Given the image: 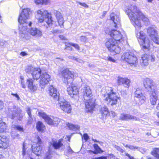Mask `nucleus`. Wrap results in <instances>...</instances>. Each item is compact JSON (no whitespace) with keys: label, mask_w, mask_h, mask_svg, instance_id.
Wrapping results in <instances>:
<instances>
[{"label":"nucleus","mask_w":159,"mask_h":159,"mask_svg":"<svg viewBox=\"0 0 159 159\" xmlns=\"http://www.w3.org/2000/svg\"><path fill=\"white\" fill-rule=\"evenodd\" d=\"M30 12V9H23L20 14L18 18V21L20 23L19 26L20 34L22 37L26 39H28L29 38L27 35L29 31L27 26H29L30 27L32 24L31 22L28 23L27 21L29 17Z\"/></svg>","instance_id":"nucleus-1"},{"label":"nucleus","mask_w":159,"mask_h":159,"mask_svg":"<svg viewBox=\"0 0 159 159\" xmlns=\"http://www.w3.org/2000/svg\"><path fill=\"white\" fill-rule=\"evenodd\" d=\"M82 90L85 107L88 109L87 111L91 112L95 107V100L93 99L91 90L90 87L87 85L84 86Z\"/></svg>","instance_id":"nucleus-2"},{"label":"nucleus","mask_w":159,"mask_h":159,"mask_svg":"<svg viewBox=\"0 0 159 159\" xmlns=\"http://www.w3.org/2000/svg\"><path fill=\"white\" fill-rule=\"evenodd\" d=\"M125 11L135 27H140L141 22L138 18L137 16L140 11L137 9V7L134 5L131 4L126 7Z\"/></svg>","instance_id":"nucleus-3"},{"label":"nucleus","mask_w":159,"mask_h":159,"mask_svg":"<svg viewBox=\"0 0 159 159\" xmlns=\"http://www.w3.org/2000/svg\"><path fill=\"white\" fill-rule=\"evenodd\" d=\"M105 91L106 93L103 95L105 98L104 99L108 102V103L110 104L112 106L116 104L120 98L118 97L117 94L113 92L111 88L106 87Z\"/></svg>","instance_id":"nucleus-4"},{"label":"nucleus","mask_w":159,"mask_h":159,"mask_svg":"<svg viewBox=\"0 0 159 159\" xmlns=\"http://www.w3.org/2000/svg\"><path fill=\"white\" fill-rule=\"evenodd\" d=\"M136 36L138 41L144 51H147L150 49V41L146 37L145 33L143 31H137Z\"/></svg>","instance_id":"nucleus-5"},{"label":"nucleus","mask_w":159,"mask_h":159,"mask_svg":"<svg viewBox=\"0 0 159 159\" xmlns=\"http://www.w3.org/2000/svg\"><path fill=\"white\" fill-rule=\"evenodd\" d=\"M35 15L36 18L39 22L42 23L44 21L48 26L52 25V20L51 15L46 10H38L35 12Z\"/></svg>","instance_id":"nucleus-6"},{"label":"nucleus","mask_w":159,"mask_h":159,"mask_svg":"<svg viewBox=\"0 0 159 159\" xmlns=\"http://www.w3.org/2000/svg\"><path fill=\"white\" fill-rule=\"evenodd\" d=\"M22 112L19 107L13 105L8 107L7 113V116L11 119H14L16 118L20 120L23 116Z\"/></svg>","instance_id":"nucleus-7"},{"label":"nucleus","mask_w":159,"mask_h":159,"mask_svg":"<svg viewBox=\"0 0 159 159\" xmlns=\"http://www.w3.org/2000/svg\"><path fill=\"white\" fill-rule=\"evenodd\" d=\"M121 59L127 62L131 66L135 67L137 65V58L132 52L124 53L121 57Z\"/></svg>","instance_id":"nucleus-8"},{"label":"nucleus","mask_w":159,"mask_h":159,"mask_svg":"<svg viewBox=\"0 0 159 159\" xmlns=\"http://www.w3.org/2000/svg\"><path fill=\"white\" fill-rule=\"evenodd\" d=\"M108 34L111 37L113 38V39L115 40L116 42L120 43L122 44L126 43L127 41L126 38L122 36V35L119 31H117L114 30H111L110 31Z\"/></svg>","instance_id":"nucleus-9"},{"label":"nucleus","mask_w":159,"mask_h":159,"mask_svg":"<svg viewBox=\"0 0 159 159\" xmlns=\"http://www.w3.org/2000/svg\"><path fill=\"white\" fill-rule=\"evenodd\" d=\"M117 43L115 40L112 39H109L106 43L105 45L108 50L111 52H114L116 54H119L120 51V48L116 46V44Z\"/></svg>","instance_id":"nucleus-10"},{"label":"nucleus","mask_w":159,"mask_h":159,"mask_svg":"<svg viewBox=\"0 0 159 159\" xmlns=\"http://www.w3.org/2000/svg\"><path fill=\"white\" fill-rule=\"evenodd\" d=\"M25 71L31 74L34 80H38L41 76V69L39 68H34L31 66H28L25 69Z\"/></svg>","instance_id":"nucleus-11"},{"label":"nucleus","mask_w":159,"mask_h":159,"mask_svg":"<svg viewBox=\"0 0 159 159\" xmlns=\"http://www.w3.org/2000/svg\"><path fill=\"white\" fill-rule=\"evenodd\" d=\"M57 101L58 102L57 105L60 107L62 110L67 113L70 112L71 107L70 103L61 97Z\"/></svg>","instance_id":"nucleus-12"},{"label":"nucleus","mask_w":159,"mask_h":159,"mask_svg":"<svg viewBox=\"0 0 159 159\" xmlns=\"http://www.w3.org/2000/svg\"><path fill=\"white\" fill-rule=\"evenodd\" d=\"M147 33L151 39L155 43L159 45V38L157 35V31L152 27H149L147 29Z\"/></svg>","instance_id":"nucleus-13"},{"label":"nucleus","mask_w":159,"mask_h":159,"mask_svg":"<svg viewBox=\"0 0 159 159\" xmlns=\"http://www.w3.org/2000/svg\"><path fill=\"white\" fill-rule=\"evenodd\" d=\"M61 75L64 78L63 82L64 83L68 84L69 83H71L74 77L73 72L70 71L68 69H66L63 70Z\"/></svg>","instance_id":"nucleus-14"},{"label":"nucleus","mask_w":159,"mask_h":159,"mask_svg":"<svg viewBox=\"0 0 159 159\" xmlns=\"http://www.w3.org/2000/svg\"><path fill=\"white\" fill-rule=\"evenodd\" d=\"M143 91L139 89H136L134 93V100L139 105L143 103L146 99L143 93Z\"/></svg>","instance_id":"nucleus-15"},{"label":"nucleus","mask_w":159,"mask_h":159,"mask_svg":"<svg viewBox=\"0 0 159 159\" xmlns=\"http://www.w3.org/2000/svg\"><path fill=\"white\" fill-rule=\"evenodd\" d=\"M39 85L41 88H44L50 80V76L47 73H43L40 77Z\"/></svg>","instance_id":"nucleus-16"},{"label":"nucleus","mask_w":159,"mask_h":159,"mask_svg":"<svg viewBox=\"0 0 159 159\" xmlns=\"http://www.w3.org/2000/svg\"><path fill=\"white\" fill-rule=\"evenodd\" d=\"M35 142L32 145V151L35 154L39 156L40 155L42 148L40 146L42 142L41 140H34Z\"/></svg>","instance_id":"nucleus-17"},{"label":"nucleus","mask_w":159,"mask_h":159,"mask_svg":"<svg viewBox=\"0 0 159 159\" xmlns=\"http://www.w3.org/2000/svg\"><path fill=\"white\" fill-rule=\"evenodd\" d=\"M141 58V62L142 65L147 66L148 64V61L149 59L152 62H154L155 61L156 57L155 56L152 54L151 55L145 54L142 56Z\"/></svg>","instance_id":"nucleus-18"},{"label":"nucleus","mask_w":159,"mask_h":159,"mask_svg":"<svg viewBox=\"0 0 159 159\" xmlns=\"http://www.w3.org/2000/svg\"><path fill=\"white\" fill-rule=\"evenodd\" d=\"M34 80L31 78H29L26 80V85L30 92L36 91L38 88V85L34 83Z\"/></svg>","instance_id":"nucleus-19"},{"label":"nucleus","mask_w":159,"mask_h":159,"mask_svg":"<svg viewBox=\"0 0 159 159\" xmlns=\"http://www.w3.org/2000/svg\"><path fill=\"white\" fill-rule=\"evenodd\" d=\"M49 93L54 100L58 101L60 98L59 97V93L57 92V89L52 86H50L49 88Z\"/></svg>","instance_id":"nucleus-20"},{"label":"nucleus","mask_w":159,"mask_h":159,"mask_svg":"<svg viewBox=\"0 0 159 159\" xmlns=\"http://www.w3.org/2000/svg\"><path fill=\"white\" fill-rule=\"evenodd\" d=\"M66 125L70 129L75 131V133L74 132L73 133H72L71 134L67 135H66V137L65 138V139H66V137L68 139H70L73 134L75 133H77L79 131L80 127L78 125H74L69 123L66 124Z\"/></svg>","instance_id":"nucleus-21"},{"label":"nucleus","mask_w":159,"mask_h":159,"mask_svg":"<svg viewBox=\"0 0 159 159\" xmlns=\"http://www.w3.org/2000/svg\"><path fill=\"white\" fill-rule=\"evenodd\" d=\"M48 120H47V123L49 125H53L54 126H57L60 122L62 123L64 120L60 119L53 116L49 117Z\"/></svg>","instance_id":"nucleus-22"},{"label":"nucleus","mask_w":159,"mask_h":159,"mask_svg":"<svg viewBox=\"0 0 159 159\" xmlns=\"http://www.w3.org/2000/svg\"><path fill=\"white\" fill-rule=\"evenodd\" d=\"M130 82L129 80L127 78H124L120 77H118L117 83L118 85L123 84L125 87H127L129 86Z\"/></svg>","instance_id":"nucleus-23"},{"label":"nucleus","mask_w":159,"mask_h":159,"mask_svg":"<svg viewBox=\"0 0 159 159\" xmlns=\"http://www.w3.org/2000/svg\"><path fill=\"white\" fill-rule=\"evenodd\" d=\"M30 34L36 37H40L42 35V32L39 29L36 28H31L29 30Z\"/></svg>","instance_id":"nucleus-24"},{"label":"nucleus","mask_w":159,"mask_h":159,"mask_svg":"<svg viewBox=\"0 0 159 159\" xmlns=\"http://www.w3.org/2000/svg\"><path fill=\"white\" fill-rule=\"evenodd\" d=\"M137 18L141 22V20L140 19L142 20V21L146 25H148L150 23L148 19L144 16L141 11L139 12L138 15L137 16ZM141 26H141L139 28H135L136 30L139 29Z\"/></svg>","instance_id":"nucleus-25"},{"label":"nucleus","mask_w":159,"mask_h":159,"mask_svg":"<svg viewBox=\"0 0 159 159\" xmlns=\"http://www.w3.org/2000/svg\"><path fill=\"white\" fill-rule=\"evenodd\" d=\"M111 19L113 22L115 27L120 25V18L118 15H117L114 13H112L110 15Z\"/></svg>","instance_id":"nucleus-26"},{"label":"nucleus","mask_w":159,"mask_h":159,"mask_svg":"<svg viewBox=\"0 0 159 159\" xmlns=\"http://www.w3.org/2000/svg\"><path fill=\"white\" fill-rule=\"evenodd\" d=\"M68 93L72 97L74 95H76L78 93V89L75 86H72L67 88Z\"/></svg>","instance_id":"nucleus-27"},{"label":"nucleus","mask_w":159,"mask_h":159,"mask_svg":"<svg viewBox=\"0 0 159 159\" xmlns=\"http://www.w3.org/2000/svg\"><path fill=\"white\" fill-rule=\"evenodd\" d=\"M120 119L124 120H137V118L135 116H131L128 114H121L120 116Z\"/></svg>","instance_id":"nucleus-28"},{"label":"nucleus","mask_w":159,"mask_h":159,"mask_svg":"<svg viewBox=\"0 0 159 159\" xmlns=\"http://www.w3.org/2000/svg\"><path fill=\"white\" fill-rule=\"evenodd\" d=\"M52 146L55 149H58L60 148L63 150L64 148V147L63 146V144L61 142V140H52Z\"/></svg>","instance_id":"nucleus-29"},{"label":"nucleus","mask_w":159,"mask_h":159,"mask_svg":"<svg viewBox=\"0 0 159 159\" xmlns=\"http://www.w3.org/2000/svg\"><path fill=\"white\" fill-rule=\"evenodd\" d=\"M54 13L56 14V16L59 25L61 27L63 25L64 23L63 18L61 15V14L60 12L57 11H55Z\"/></svg>","instance_id":"nucleus-30"},{"label":"nucleus","mask_w":159,"mask_h":159,"mask_svg":"<svg viewBox=\"0 0 159 159\" xmlns=\"http://www.w3.org/2000/svg\"><path fill=\"white\" fill-rule=\"evenodd\" d=\"M100 112L101 114V119H102L104 117H106L110 115V112L108 109L106 107H102L100 110Z\"/></svg>","instance_id":"nucleus-31"},{"label":"nucleus","mask_w":159,"mask_h":159,"mask_svg":"<svg viewBox=\"0 0 159 159\" xmlns=\"http://www.w3.org/2000/svg\"><path fill=\"white\" fill-rule=\"evenodd\" d=\"M36 127L37 130L41 132H43L45 129V128L44 125L43 124L42 122L41 121H38L36 123Z\"/></svg>","instance_id":"nucleus-32"},{"label":"nucleus","mask_w":159,"mask_h":159,"mask_svg":"<svg viewBox=\"0 0 159 159\" xmlns=\"http://www.w3.org/2000/svg\"><path fill=\"white\" fill-rule=\"evenodd\" d=\"M152 154L155 157V159H159V148H154L152 152Z\"/></svg>","instance_id":"nucleus-33"},{"label":"nucleus","mask_w":159,"mask_h":159,"mask_svg":"<svg viewBox=\"0 0 159 159\" xmlns=\"http://www.w3.org/2000/svg\"><path fill=\"white\" fill-rule=\"evenodd\" d=\"M66 47L65 49H66L67 47H69V45L72 46L76 49L78 50H80V47L79 45L76 43H65Z\"/></svg>","instance_id":"nucleus-34"},{"label":"nucleus","mask_w":159,"mask_h":159,"mask_svg":"<svg viewBox=\"0 0 159 159\" xmlns=\"http://www.w3.org/2000/svg\"><path fill=\"white\" fill-rule=\"evenodd\" d=\"M4 141H2V140H0V148L4 149L6 148L9 146L8 142Z\"/></svg>","instance_id":"nucleus-35"},{"label":"nucleus","mask_w":159,"mask_h":159,"mask_svg":"<svg viewBox=\"0 0 159 159\" xmlns=\"http://www.w3.org/2000/svg\"><path fill=\"white\" fill-rule=\"evenodd\" d=\"M38 114L39 116L43 118L47 122V120H48V118H49V116L47 115L45 113L41 111H39Z\"/></svg>","instance_id":"nucleus-36"},{"label":"nucleus","mask_w":159,"mask_h":159,"mask_svg":"<svg viewBox=\"0 0 159 159\" xmlns=\"http://www.w3.org/2000/svg\"><path fill=\"white\" fill-rule=\"evenodd\" d=\"M34 2L37 4L46 5L49 2V0H35Z\"/></svg>","instance_id":"nucleus-37"},{"label":"nucleus","mask_w":159,"mask_h":159,"mask_svg":"<svg viewBox=\"0 0 159 159\" xmlns=\"http://www.w3.org/2000/svg\"><path fill=\"white\" fill-rule=\"evenodd\" d=\"M11 126L12 128L16 129L20 132H24L23 128L21 126L18 125H13Z\"/></svg>","instance_id":"nucleus-38"},{"label":"nucleus","mask_w":159,"mask_h":159,"mask_svg":"<svg viewBox=\"0 0 159 159\" xmlns=\"http://www.w3.org/2000/svg\"><path fill=\"white\" fill-rule=\"evenodd\" d=\"M6 128V125L4 122H1L0 123V133L4 132Z\"/></svg>","instance_id":"nucleus-39"},{"label":"nucleus","mask_w":159,"mask_h":159,"mask_svg":"<svg viewBox=\"0 0 159 159\" xmlns=\"http://www.w3.org/2000/svg\"><path fill=\"white\" fill-rule=\"evenodd\" d=\"M94 147L95 150L93 152V153L96 154L100 153V152L101 150L100 148L98 146V144H95L94 145Z\"/></svg>","instance_id":"nucleus-40"},{"label":"nucleus","mask_w":159,"mask_h":159,"mask_svg":"<svg viewBox=\"0 0 159 159\" xmlns=\"http://www.w3.org/2000/svg\"><path fill=\"white\" fill-rule=\"evenodd\" d=\"M124 146H125L126 147L129 148L131 150H135L138 149V147H134L133 146L131 145H125V144H123Z\"/></svg>","instance_id":"nucleus-41"},{"label":"nucleus","mask_w":159,"mask_h":159,"mask_svg":"<svg viewBox=\"0 0 159 159\" xmlns=\"http://www.w3.org/2000/svg\"><path fill=\"white\" fill-rule=\"evenodd\" d=\"M114 147L117 150V151L120 152L122 154L124 152V150L119 146L115 145L114 146Z\"/></svg>","instance_id":"nucleus-42"},{"label":"nucleus","mask_w":159,"mask_h":159,"mask_svg":"<svg viewBox=\"0 0 159 159\" xmlns=\"http://www.w3.org/2000/svg\"><path fill=\"white\" fill-rule=\"evenodd\" d=\"M87 38L84 36H81L80 37V40L81 42L85 43L87 40Z\"/></svg>","instance_id":"nucleus-43"},{"label":"nucleus","mask_w":159,"mask_h":159,"mask_svg":"<svg viewBox=\"0 0 159 159\" xmlns=\"http://www.w3.org/2000/svg\"><path fill=\"white\" fill-rule=\"evenodd\" d=\"M26 111L29 116H32V115L31 114V110L29 107H27L26 108Z\"/></svg>","instance_id":"nucleus-44"},{"label":"nucleus","mask_w":159,"mask_h":159,"mask_svg":"<svg viewBox=\"0 0 159 159\" xmlns=\"http://www.w3.org/2000/svg\"><path fill=\"white\" fill-rule=\"evenodd\" d=\"M11 95L15 97V98H16V100L18 101H20L21 100V99L20 98L19 95L16 93H11Z\"/></svg>","instance_id":"nucleus-45"},{"label":"nucleus","mask_w":159,"mask_h":159,"mask_svg":"<svg viewBox=\"0 0 159 159\" xmlns=\"http://www.w3.org/2000/svg\"><path fill=\"white\" fill-rule=\"evenodd\" d=\"M21 87L23 88H25L26 87V83L24 81V79H21Z\"/></svg>","instance_id":"nucleus-46"},{"label":"nucleus","mask_w":159,"mask_h":159,"mask_svg":"<svg viewBox=\"0 0 159 159\" xmlns=\"http://www.w3.org/2000/svg\"><path fill=\"white\" fill-rule=\"evenodd\" d=\"M33 119L32 116H28V124H31L33 122Z\"/></svg>","instance_id":"nucleus-47"},{"label":"nucleus","mask_w":159,"mask_h":159,"mask_svg":"<svg viewBox=\"0 0 159 159\" xmlns=\"http://www.w3.org/2000/svg\"><path fill=\"white\" fill-rule=\"evenodd\" d=\"M77 3H79V4L84 7L88 8L89 7L85 3H81L79 2H77Z\"/></svg>","instance_id":"nucleus-48"},{"label":"nucleus","mask_w":159,"mask_h":159,"mask_svg":"<svg viewBox=\"0 0 159 159\" xmlns=\"http://www.w3.org/2000/svg\"><path fill=\"white\" fill-rule=\"evenodd\" d=\"M51 153L49 150L47 153L46 158V159H50L51 158Z\"/></svg>","instance_id":"nucleus-49"},{"label":"nucleus","mask_w":159,"mask_h":159,"mask_svg":"<svg viewBox=\"0 0 159 159\" xmlns=\"http://www.w3.org/2000/svg\"><path fill=\"white\" fill-rule=\"evenodd\" d=\"M107 59L113 62H115L116 61L113 58L110 57H107Z\"/></svg>","instance_id":"nucleus-50"},{"label":"nucleus","mask_w":159,"mask_h":159,"mask_svg":"<svg viewBox=\"0 0 159 159\" xmlns=\"http://www.w3.org/2000/svg\"><path fill=\"white\" fill-rule=\"evenodd\" d=\"M60 31L57 30H53L51 31V32L53 34L58 33Z\"/></svg>","instance_id":"nucleus-51"},{"label":"nucleus","mask_w":159,"mask_h":159,"mask_svg":"<svg viewBox=\"0 0 159 159\" xmlns=\"http://www.w3.org/2000/svg\"><path fill=\"white\" fill-rule=\"evenodd\" d=\"M83 137L84 139H89V136L87 134L85 133L83 134Z\"/></svg>","instance_id":"nucleus-52"},{"label":"nucleus","mask_w":159,"mask_h":159,"mask_svg":"<svg viewBox=\"0 0 159 159\" xmlns=\"http://www.w3.org/2000/svg\"><path fill=\"white\" fill-rule=\"evenodd\" d=\"M125 155L128 157L130 159H134L133 157L130 156L128 153H126V152H125Z\"/></svg>","instance_id":"nucleus-53"},{"label":"nucleus","mask_w":159,"mask_h":159,"mask_svg":"<svg viewBox=\"0 0 159 159\" xmlns=\"http://www.w3.org/2000/svg\"><path fill=\"white\" fill-rule=\"evenodd\" d=\"M59 37L62 40H66V39L65 37L63 35H60L59 36Z\"/></svg>","instance_id":"nucleus-54"},{"label":"nucleus","mask_w":159,"mask_h":159,"mask_svg":"<svg viewBox=\"0 0 159 159\" xmlns=\"http://www.w3.org/2000/svg\"><path fill=\"white\" fill-rule=\"evenodd\" d=\"M77 62H78L80 63H82L83 62V61L80 58H76V59H75V60Z\"/></svg>","instance_id":"nucleus-55"},{"label":"nucleus","mask_w":159,"mask_h":159,"mask_svg":"<svg viewBox=\"0 0 159 159\" xmlns=\"http://www.w3.org/2000/svg\"><path fill=\"white\" fill-rule=\"evenodd\" d=\"M4 107V103L2 101H0V109H2Z\"/></svg>","instance_id":"nucleus-56"},{"label":"nucleus","mask_w":159,"mask_h":159,"mask_svg":"<svg viewBox=\"0 0 159 159\" xmlns=\"http://www.w3.org/2000/svg\"><path fill=\"white\" fill-rule=\"evenodd\" d=\"M107 159V157H103L102 156L101 157H99L94 159Z\"/></svg>","instance_id":"nucleus-57"},{"label":"nucleus","mask_w":159,"mask_h":159,"mask_svg":"<svg viewBox=\"0 0 159 159\" xmlns=\"http://www.w3.org/2000/svg\"><path fill=\"white\" fill-rule=\"evenodd\" d=\"M20 55L22 56H24L27 55V54L24 52H20Z\"/></svg>","instance_id":"nucleus-58"},{"label":"nucleus","mask_w":159,"mask_h":159,"mask_svg":"<svg viewBox=\"0 0 159 159\" xmlns=\"http://www.w3.org/2000/svg\"><path fill=\"white\" fill-rule=\"evenodd\" d=\"M68 151L69 152H71V153H72V152H73L72 150L71 149V148L70 147V146H69L68 147Z\"/></svg>","instance_id":"nucleus-59"},{"label":"nucleus","mask_w":159,"mask_h":159,"mask_svg":"<svg viewBox=\"0 0 159 159\" xmlns=\"http://www.w3.org/2000/svg\"><path fill=\"white\" fill-rule=\"evenodd\" d=\"M69 58L72 59L74 60H75V59H76V58L75 57L72 56H69Z\"/></svg>","instance_id":"nucleus-60"},{"label":"nucleus","mask_w":159,"mask_h":159,"mask_svg":"<svg viewBox=\"0 0 159 159\" xmlns=\"http://www.w3.org/2000/svg\"><path fill=\"white\" fill-rule=\"evenodd\" d=\"M70 45H69V47H67V48L66 49H65V50H70V51H71L72 49H73V48H72L71 47H70Z\"/></svg>","instance_id":"nucleus-61"},{"label":"nucleus","mask_w":159,"mask_h":159,"mask_svg":"<svg viewBox=\"0 0 159 159\" xmlns=\"http://www.w3.org/2000/svg\"><path fill=\"white\" fill-rule=\"evenodd\" d=\"M111 113L112 115V116L114 117H115V116H116V114L114 111H111Z\"/></svg>","instance_id":"nucleus-62"},{"label":"nucleus","mask_w":159,"mask_h":159,"mask_svg":"<svg viewBox=\"0 0 159 159\" xmlns=\"http://www.w3.org/2000/svg\"><path fill=\"white\" fill-rule=\"evenodd\" d=\"M4 44V43L2 40H0V46H3Z\"/></svg>","instance_id":"nucleus-63"},{"label":"nucleus","mask_w":159,"mask_h":159,"mask_svg":"<svg viewBox=\"0 0 159 159\" xmlns=\"http://www.w3.org/2000/svg\"><path fill=\"white\" fill-rule=\"evenodd\" d=\"M0 159H3V157L2 155V153L0 152Z\"/></svg>","instance_id":"nucleus-64"}]
</instances>
